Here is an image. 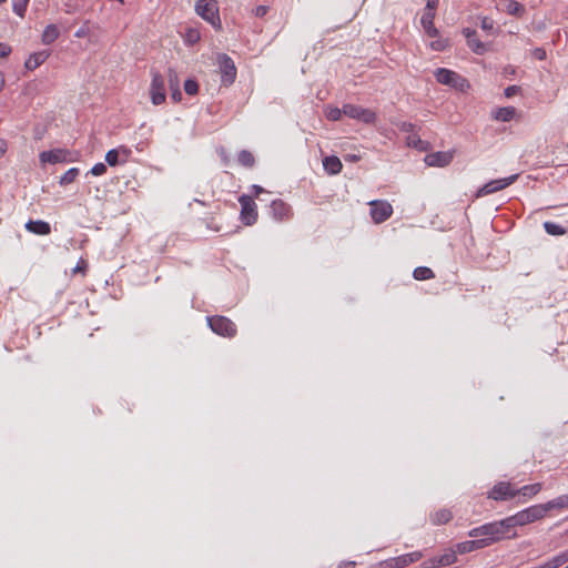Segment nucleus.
<instances>
[{"label":"nucleus","instance_id":"1","mask_svg":"<svg viewBox=\"0 0 568 568\" xmlns=\"http://www.w3.org/2000/svg\"><path fill=\"white\" fill-rule=\"evenodd\" d=\"M544 517L545 508L539 505H534L501 520L476 527L469 532H504L505 530L525 526Z\"/></svg>","mask_w":568,"mask_h":568},{"label":"nucleus","instance_id":"2","mask_svg":"<svg viewBox=\"0 0 568 568\" xmlns=\"http://www.w3.org/2000/svg\"><path fill=\"white\" fill-rule=\"evenodd\" d=\"M206 321L210 328L220 336L232 338L236 335V325L225 316H207Z\"/></svg>","mask_w":568,"mask_h":568},{"label":"nucleus","instance_id":"3","mask_svg":"<svg viewBox=\"0 0 568 568\" xmlns=\"http://www.w3.org/2000/svg\"><path fill=\"white\" fill-rule=\"evenodd\" d=\"M435 78L440 84L464 91L469 87L468 81L455 71L439 68L435 72Z\"/></svg>","mask_w":568,"mask_h":568},{"label":"nucleus","instance_id":"4","mask_svg":"<svg viewBox=\"0 0 568 568\" xmlns=\"http://www.w3.org/2000/svg\"><path fill=\"white\" fill-rule=\"evenodd\" d=\"M195 11L213 27H221L219 8L215 0H197L195 3Z\"/></svg>","mask_w":568,"mask_h":568},{"label":"nucleus","instance_id":"5","mask_svg":"<svg viewBox=\"0 0 568 568\" xmlns=\"http://www.w3.org/2000/svg\"><path fill=\"white\" fill-rule=\"evenodd\" d=\"M217 63L221 72L222 83L226 87L231 85L236 79V68L232 58L225 53L217 55Z\"/></svg>","mask_w":568,"mask_h":568},{"label":"nucleus","instance_id":"6","mask_svg":"<svg viewBox=\"0 0 568 568\" xmlns=\"http://www.w3.org/2000/svg\"><path fill=\"white\" fill-rule=\"evenodd\" d=\"M344 115L358 120L366 124H372L376 120V113L371 109H365L355 104H344L343 105Z\"/></svg>","mask_w":568,"mask_h":568},{"label":"nucleus","instance_id":"7","mask_svg":"<svg viewBox=\"0 0 568 568\" xmlns=\"http://www.w3.org/2000/svg\"><path fill=\"white\" fill-rule=\"evenodd\" d=\"M241 204V220L245 225H253L257 221L256 204L252 195L243 194L239 197Z\"/></svg>","mask_w":568,"mask_h":568},{"label":"nucleus","instance_id":"8","mask_svg":"<svg viewBox=\"0 0 568 568\" xmlns=\"http://www.w3.org/2000/svg\"><path fill=\"white\" fill-rule=\"evenodd\" d=\"M371 216L376 224H381L390 217L393 206L387 201L373 200L369 203Z\"/></svg>","mask_w":568,"mask_h":568},{"label":"nucleus","instance_id":"9","mask_svg":"<svg viewBox=\"0 0 568 568\" xmlns=\"http://www.w3.org/2000/svg\"><path fill=\"white\" fill-rule=\"evenodd\" d=\"M500 540L499 535H490L487 538H479L475 540H468L456 545V551L459 554L471 552L477 549L485 548L494 542Z\"/></svg>","mask_w":568,"mask_h":568},{"label":"nucleus","instance_id":"10","mask_svg":"<svg viewBox=\"0 0 568 568\" xmlns=\"http://www.w3.org/2000/svg\"><path fill=\"white\" fill-rule=\"evenodd\" d=\"M519 174H513L508 178L491 180L477 191V196H485L497 191L504 190L517 181Z\"/></svg>","mask_w":568,"mask_h":568},{"label":"nucleus","instance_id":"11","mask_svg":"<svg viewBox=\"0 0 568 568\" xmlns=\"http://www.w3.org/2000/svg\"><path fill=\"white\" fill-rule=\"evenodd\" d=\"M517 496L516 489L510 483L499 481L488 493V497L494 500H509Z\"/></svg>","mask_w":568,"mask_h":568},{"label":"nucleus","instance_id":"12","mask_svg":"<svg viewBox=\"0 0 568 568\" xmlns=\"http://www.w3.org/2000/svg\"><path fill=\"white\" fill-rule=\"evenodd\" d=\"M150 94L154 105H160L165 101L164 79L159 72L153 73Z\"/></svg>","mask_w":568,"mask_h":568},{"label":"nucleus","instance_id":"13","mask_svg":"<svg viewBox=\"0 0 568 568\" xmlns=\"http://www.w3.org/2000/svg\"><path fill=\"white\" fill-rule=\"evenodd\" d=\"M39 159L42 164L63 163V162L71 161V152L65 149H54V150L43 151L40 153Z\"/></svg>","mask_w":568,"mask_h":568},{"label":"nucleus","instance_id":"14","mask_svg":"<svg viewBox=\"0 0 568 568\" xmlns=\"http://www.w3.org/2000/svg\"><path fill=\"white\" fill-rule=\"evenodd\" d=\"M454 159V152L453 151H446V152H434L429 153L425 156V163L428 166H446L448 165Z\"/></svg>","mask_w":568,"mask_h":568},{"label":"nucleus","instance_id":"15","mask_svg":"<svg viewBox=\"0 0 568 568\" xmlns=\"http://www.w3.org/2000/svg\"><path fill=\"white\" fill-rule=\"evenodd\" d=\"M456 561V551L449 550L440 556H436L428 561L423 564L424 568H437L445 567L454 564Z\"/></svg>","mask_w":568,"mask_h":568},{"label":"nucleus","instance_id":"16","mask_svg":"<svg viewBox=\"0 0 568 568\" xmlns=\"http://www.w3.org/2000/svg\"><path fill=\"white\" fill-rule=\"evenodd\" d=\"M271 213L275 220L284 221V220H287L291 217L292 210L287 203H285L281 199H277V200L272 201V203H271Z\"/></svg>","mask_w":568,"mask_h":568},{"label":"nucleus","instance_id":"17","mask_svg":"<svg viewBox=\"0 0 568 568\" xmlns=\"http://www.w3.org/2000/svg\"><path fill=\"white\" fill-rule=\"evenodd\" d=\"M463 34L467 39L468 47L476 54H484L487 51V45L477 38V32L473 29L465 28Z\"/></svg>","mask_w":568,"mask_h":568},{"label":"nucleus","instance_id":"18","mask_svg":"<svg viewBox=\"0 0 568 568\" xmlns=\"http://www.w3.org/2000/svg\"><path fill=\"white\" fill-rule=\"evenodd\" d=\"M49 57H50V52L45 51V50L34 52V53L30 54L29 58L26 60L24 67L27 70L32 71V70L37 69L38 67H40L42 63H44Z\"/></svg>","mask_w":568,"mask_h":568},{"label":"nucleus","instance_id":"19","mask_svg":"<svg viewBox=\"0 0 568 568\" xmlns=\"http://www.w3.org/2000/svg\"><path fill=\"white\" fill-rule=\"evenodd\" d=\"M423 557L420 551H413L409 554L400 555L393 558L395 568H405L410 564L418 561Z\"/></svg>","mask_w":568,"mask_h":568},{"label":"nucleus","instance_id":"20","mask_svg":"<svg viewBox=\"0 0 568 568\" xmlns=\"http://www.w3.org/2000/svg\"><path fill=\"white\" fill-rule=\"evenodd\" d=\"M26 229L29 232L38 234V235H48L51 232L50 224L48 222H44L41 220H38V221L30 220L29 222H27Z\"/></svg>","mask_w":568,"mask_h":568},{"label":"nucleus","instance_id":"21","mask_svg":"<svg viewBox=\"0 0 568 568\" xmlns=\"http://www.w3.org/2000/svg\"><path fill=\"white\" fill-rule=\"evenodd\" d=\"M323 166L324 170L332 175L338 174L343 169L341 160L335 155L325 156L323 160Z\"/></svg>","mask_w":568,"mask_h":568},{"label":"nucleus","instance_id":"22","mask_svg":"<svg viewBox=\"0 0 568 568\" xmlns=\"http://www.w3.org/2000/svg\"><path fill=\"white\" fill-rule=\"evenodd\" d=\"M435 13H423L420 23L427 36L435 38L438 36V30L434 24Z\"/></svg>","mask_w":568,"mask_h":568},{"label":"nucleus","instance_id":"23","mask_svg":"<svg viewBox=\"0 0 568 568\" xmlns=\"http://www.w3.org/2000/svg\"><path fill=\"white\" fill-rule=\"evenodd\" d=\"M539 506L545 508V515L552 509L568 508V494L561 495L546 504H540Z\"/></svg>","mask_w":568,"mask_h":568},{"label":"nucleus","instance_id":"24","mask_svg":"<svg viewBox=\"0 0 568 568\" xmlns=\"http://www.w3.org/2000/svg\"><path fill=\"white\" fill-rule=\"evenodd\" d=\"M542 489V485L540 483L531 484L523 486L519 489H516L517 495L521 496L525 500L536 496Z\"/></svg>","mask_w":568,"mask_h":568},{"label":"nucleus","instance_id":"25","mask_svg":"<svg viewBox=\"0 0 568 568\" xmlns=\"http://www.w3.org/2000/svg\"><path fill=\"white\" fill-rule=\"evenodd\" d=\"M503 6V10L511 16L521 17L525 12L524 6L515 0H504Z\"/></svg>","mask_w":568,"mask_h":568},{"label":"nucleus","instance_id":"26","mask_svg":"<svg viewBox=\"0 0 568 568\" xmlns=\"http://www.w3.org/2000/svg\"><path fill=\"white\" fill-rule=\"evenodd\" d=\"M60 34V31L55 24H48L42 33L41 41L43 44L53 43Z\"/></svg>","mask_w":568,"mask_h":568},{"label":"nucleus","instance_id":"27","mask_svg":"<svg viewBox=\"0 0 568 568\" xmlns=\"http://www.w3.org/2000/svg\"><path fill=\"white\" fill-rule=\"evenodd\" d=\"M516 114V109L514 106H504V108H499L494 118L497 120V121H503V122H509L514 119Z\"/></svg>","mask_w":568,"mask_h":568},{"label":"nucleus","instance_id":"28","mask_svg":"<svg viewBox=\"0 0 568 568\" xmlns=\"http://www.w3.org/2000/svg\"><path fill=\"white\" fill-rule=\"evenodd\" d=\"M453 515L449 509H439L430 515V520L436 525L446 524L452 519Z\"/></svg>","mask_w":568,"mask_h":568},{"label":"nucleus","instance_id":"29","mask_svg":"<svg viewBox=\"0 0 568 568\" xmlns=\"http://www.w3.org/2000/svg\"><path fill=\"white\" fill-rule=\"evenodd\" d=\"M120 151H122L125 156L128 158L129 154H130V150H128L126 148H121L120 150L118 149H112L110 151L106 152L105 154V161L106 163L110 165V166H115L116 164H119V155H120Z\"/></svg>","mask_w":568,"mask_h":568},{"label":"nucleus","instance_id":"30","mask_svg":"<svg viewBox=\"0 0 568 568\" xmlns=\"http://www.w3.org/2000/svg\"><path fill=\"white\" fill-rule=\"evenodd\" d=\"M413 276L417 281L432 280L435 277V273L427 266H418L414 270Z\"/></svg>","mask_w":568,"mask_h":568},{"label":"nucleus","instance_id":"31","mask_svg":"<svg viewBox=\"0 0 568 568\" xmlns=\"http://www.w3.org/2000/svg\"><path fill=\"white\" fill-rule=\"evenodd\" d=\"M544 229L547 234L554 235V236L565 235L567 233V230L564 226H561L555 222H551V221L545 222Z\"/></svg>","mask_w":568,"mask_h":568},{"label":"nucleus","instance_id":"32","mask_svg":"<svg viewBox=\"0 0 568 568\" xmlns=\"http://www.w3.org/2000/svg\"><path fill=\"white\" fill-rule=\"evenodd\" d=\"M237 161L241 165L245 168H252L255 163L254 155L247 150H242L239 153Z\"/></svg>","mask_w":568,"mask_h":568},{"label":"nucleus","instance_id":"33","mask_svg":"<svg viewBox=\"0 0 568 568\" xmlns=\"http://www.w3.org/2000/svg\"><path fill=\"white\" fill-rule=\"evenodd\" d=\"M549 568H558L564 564L568 562V550L552 557L551 559L546 561Z\"/></svg>","mask_w":568,"mask_h":568},{"label":"nucleus","instance_id":"34","mask_svg":"<svg viewBox=\"0 0 568 568\" xmlns=\"http://www.w3.org/2000/svg\"><path fill=\"white\" fill-rule=\"evenodd\" d=\"M168 81L171 90H175L179 94V99L182 98V93L179 88V77L178 73L173 69H169L168 71Z\"/></svg>","mask_w":568,"mask_h":568},{"label":"nucleus","instance_id":"35","mask_svg":"<svg viewBox=\"0 0 568 568\" xmlns=\"http://www.w3.org/2000/svg\"><path fill=\"white\" fill-rule=\"evenodd\" d=\"M78 175H79V169L71 168L60 178L59 183L61 185H68V184L72 183L77 179Z\"/></svg>","mask_w":568,"mask_h":568},{"label":"nucleus","instance_id":"36","mask_svg":"<svg viewBox=\"0 0 568 568\" xmlns=\"http://www.w3.org/2000/svg\"><path fill=\"white\" fill-rule=\"evenodd\" d=\"M29 0H12V9L14 13H17L19 17L23 18L27 7H28Z\"/></svg>","mask_w":568,"mask_h":568},{"label":"nucleus","instance_id":"37","mask_svg":"<svg viewBox=\"0 0 568 568\" xmlns=\"http://www.w3.org/2000/svg\"><path fill=\"white\" fill-rule=\"evenodd\" d=\"M184 91L189 95H195L197 93V91H199L197 82L195 80H193V79H187L184 82Z\"/></svg>","mask_w":568,"mask_h":568},{"label":"nucleus","instance_id":"38","mask_svg":"<svg viewBox=\"0 0 568 568\" xmlns=\"http://www.w3.org/2000/svg\"><path fill=\"white\" fill-rule=\"evenodd\" d=\"M200 38V32L196 29H189L185 34V41L189 44H195Z\"/></svg>","mask_w":568,"mask_h":568},{"label":"nucleus","instance_id":"39","mask_svg":"<svg viewBox=\"0 0 568 568\" xmlns=\"http://www.w3.org/2000/svg\"><path fill=\"white\" fill-rule=\"evenodd\" d=\"M343 114H344L343 113V108L342 109L331 108V109H328V111L326 113V116L331 121H338V120H341Z\"/></svg>","mask_w":568,"mask_h":568},{"label":"nucleus","instance_id":"40","mask_svg":"<svg viewBox=\"0 0 568 568\" xmlns=\"http://www.w3.org/2000/svg\"><path fill=\"white\" fill-rule=\"evenodd\" d=\"M106 172V165L104 163H97L92 166L91 173L95 176H100Z\"/></svg>","mask_w":568,"mask_h":568},{"label":"nucleus","instance_id":"41","mask_svg":"<svg viewBox=\"0 0 568 568\" xmlns=\"http://www.w3.org/2000/svg\"><path fill=\"white\" fill-rule=\"evenodd\" d=\"M480 28L485 31H491L494 29V21L490 18L484 17L480 21Z\"/></svg>","mask_w":568,"mask_h":568},{"label":"nucleus","instance_id":"42","mask_svg":"<svg viewBox=\"0 0 568 568\" xmlns=\"http://www.w3.org/2000/svg\"><path fill=\"white\" fill-rule=\"evenodd\" d=\"M521 91V88L518 87V85H509L505 89V97L506 98H511L516 94H518L519 92Z\"/></svg>","mask_w":568,"mask_h":568},{"label":"nucleus","instance_id":"43","mask_svg":"<svg viewBox=\"0 0 568 568\" xmlns=\"http://www.w3.org/2000/svg\"><path fill=\"white\" fill-rule=\"evenodd\" d=\"M438 6V0H427L424 13H435Z\"/></svg>","mask_w":568,"mask_h":568},{"label":"nucleus","instance_id":"44","mask_svg":"<svg viewBox=\"0 0 568 568\" xmlns=\"http://www.w3.org/2000/svg\"><path fill=\"white\" fill-rule=\"evenodd\" d=\"M12 49L9 44L0 42V58H6L11 53Z\"/></svg>","mask_w":568,"mask_h":568},{"label":"nucleus","instance_id":"45","mask_svg":"<svg viewBox=\"0 0 568 568\" xmlns=\"http://www.w3.org/2000/svg\"><path fill=\"white\" fill-rule=\"evenodd\" d=\"M399 129L403 132L412 133L415 130V125L413 123H410V122H402L400 125H399Z\"/></svg>","mask_w":568,"mask_h":568},{"label":"nucleus","instance_id":"46","mask_svg":"<svg viewBox=\"0 0 568 568\" xmlns=\"http://www.w3.org/2000/svg\"><path fill=\"white\" fill-rule=\"evenodd\" d=\"M407 143L408 145H414L417 148L423 143V141L417 135L414 134L407 138Z\"/></svg>","mask_w":568,"mask_h":568},{"label":"nucleus","instance_id":"47","mask_svg":"<svg viewBox=\"0 0 568 568\" xmlns=\"http://www.w3.org/2000/svg\"><path fill=\"white\" fill-rule=\"evenodd\" d=\"M268 12V7L266 6H258L255 8V16L258 18H263Z\"/></svg>","mask_w":568,"mask_h":568},{"label":"nucleus","instance_id":"48","mask_svg":"<svg viewBox=\"0 0 568 568\" xmlns=\"http://www.w3.org/2000/svg\"><path fill=\"white\" fill-rule=\"evenodd\" d=\"M251 189H252V191H253V195H254L255 197H258V196H260V194H262V193H266V191H265L262 186L256 185V184L252 185V187H251Z\"/></svg>","mask_w":568,"mask_h":568},{"label":"nucleus","instance_id":"49","mask_svg":"<svg viewBox=\"0 0 568 568\" xmlns=\"http://www.w3.org/2000/svg\"><path fill=\"white\" fill-rule=\"evenodd\" d=\"M432 48L436 51H443L445 49V44L442 40H437L432 42Z\"/></svg>","mask_w":568,"mask_h":568},{"label":"nucleus","instance_id":"50","mask_svg":"<svg viewBox=\"0 0 568 568\" xmlns=\"http://www.w3.org/2000/svg\"><path fill=\"white\" fill-rule=\"evenodd\" d=\"M88 33H89V28L84 26V27L80 28V29L75 32V34H74V36H75L77 38H84L85 36H88Z\"/></svg>","mask_w":568,"mask_h":568},{"label":"nucleus","instance_id":"51","mask_svg":"<svg viewBox=\"0 0 568 568\" xmlns=\"http://www.w3.org/2000/svg\"><path fill=\"white\" fill-rule=\"evenodd\" d=\"M379 568H395L393 558L382 561Z\"/></svg>","mask_w":568,"mask_h":568},{"label":"nucleus","instance_id":"52","mask_svg":"<svg viewBox=\"0 0 568 568\" xmlns=\"http://www.w3.org/2000/svg\"><path fill=\"white\" fill-rule=\"evenodd\" d=\"M535 57L538 60H544L546 58V51L544 49L538 48L535 50Z\"/></svg>","mask_w":568,"mask_h":568},{"label":"nucleus","instance_id":"53","mask_svg":"<svg viewBox=\"0 0 568 568\" xmlns=\"http://www.w3.org/2000/svg\"><path fill=\"white\" fill-rule=\"evenodd\" d=\"M85 262L84 261H81L80 263H78V265L73 268V272L77 273V272H84L85 270Z\"/></svg>","mask_w":568,"mask_h":568},{"label":"nucleus","instance_id":"54","mask_svg":"<svg viewBox=\"0 0 568 568\" xmlns=\"http://www.w3.org/2000/svg\"><path fill=\"white\" fill-rule=\"evenodd\" d=\"M7 151V142L6 140L0 139V156H2Z\"/></svg>","mask_w":568,"mask_h":568},{"label":"nucleus","instance_id":"55","mask_svg":"<svg viewBox=\"0 0 568 568\" xmlns=\"http://www.w3.org/2000/svg\"><path fill=\"white\" fill-rule=\"evenodd\" d=\"M171 91H172V99L176 102L180 101L181 99H179V94L176 93V91L175 90H171Z\"/></svg>","mask_w":568,"mask_h":568},{"label":"nucleus","instance_id":"56","mask_svg":"<svg viewBox=\"0 0 568 568\" xmlns=\"http://www.w3.org/2000/svg\"><path fill=\"white\" fill-rule=\"evenodd\" d=\"M346 160H351V161H358L359 160V156L358 155H349Z\"/></svg>","mask_w":568,"mask_h":568},{"label":"nucleus","instance_id":"57","mask_svg":"<svg viewBox=\"0 0 568 568\" xmlns=\"http://www.w3.org/2000/svg\"><path fill=\"white\" fill-rule=\"evenodd\" d=\"M354 565H355V562H348V564L346 565V568H352V567H354Z\"/></svg>","mask_w":568,"mask_h":568},{"label":"nucleus","instance_id":"58","mask_svg":"<svg viewBox=\"0 0 568 568\" xmlns=\"http://www.w3.org/2000/svg\"><path fill=\"white\" fill-rule=\"evenodd\" d=\"M505 71H508V73H515V70H508V68H505Z\"/></svg>","mask_w":568,"mask_h":568},{"label":"nucleus","instance_id":"59","mask_svg":"<svg viewBox=\"0 0 568 568\" xmlns=\"http://www.w3.org/2000/svg\"><path fill=\"white\" fill-rule=\"evenodd\" d=\"M505 71H508V73H515V70H508V68H505Z\"/></svg>","mask_w":568,"mask_h":568},{"label":"nucleus","instance_id":"60","mask_svg":"<svg viewBox=\"0 0 568 568\" xmlns=\"http://www.w3.org/2000/svg\"><path fill=\"white\" fill-rule=\"evenodd\" d=\"M505 71H508V73H515V70H508V68H505Z\"/></svg>","mask_w":568,"mask_h":568},{"label":"nucleus","instance_id":"61","mask_svg":"<svg viewBox=\"0 0 568 568\" xmlns=\"http://www.w3.org/2000/svg\"><path fill=\"white\" fill-rule=\"evenodd\" d=\"M6 0H0V3H3Z\"/></svg>","mask_w":568,"mask_h":568},{"label":"nucleus","instance_id":"62","mask_svg":"<svg viewBox=\"0 0 568 568\" xmlns=\"http://www.w3.org/2000/svg\"><path fill=\"white\" fill-rule=\"evenodd\" d=\"M567 148H568V143H567Z\"/></svg>","mask_w":568,"mask_h":568}]
</instances>
